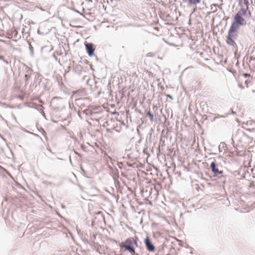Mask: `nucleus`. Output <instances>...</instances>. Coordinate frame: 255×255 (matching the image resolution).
<instances>
[{
  "mask_svg": "<svg viewBox=\"0 0 255 255\" xmlns=\"http://www.w3.org/2000/svg\"><path fill=\"white\" fill-rule=\"evenodd\" d=\"M243 3L245 5V7H242L237 12L234 17V20L237 21V23L240 24L241 25H245L247 24V21L244 17L249 14L250 16L251 13L249 9V1L248 0H243Z\"/></svg>",
  "mask_w": 255,
  "mask_h": 255,
  "instance_id": "1",
  "label": "nucleus"
},
{
  "mask_svg": "<svg viewBox=\"0 0 255 255\" xmlns=\"http://www.w3.org/2000/svg\"><path fill=\"white\" fill-rule=\"evenodd\" d=\"M134 244L137 246V241L133 238H129L124 243L122 242L120 244V247L124 248L126 250L129 251L131 254L133 255L135 254V250L133 247Z\"/></svg>",
  "mask_w": 255,
  "mask_h": 255,
  "instance_id": "2",
  "label": "nucleus"
},
{
  "mask_svg": "<svg viewBox=\"0 0 255 255\" xmlns=\"http://www.w3.org/2000/svg\"><path fill=\"white\" fill-rule=\"evenodd\" d=\"M237 36V34L236 32L235 31H231V30H229L228 37H227V42L230 44H233L235 43L234 41V39Z\"/></svg>",
  "mask_w": 255,
  "mask_h": 255,
  "instance_id": "3",
  "label": "nucleus"
},
{
  "mask_svg": "<svg viewBox=\"0 0 255 255\" xmlns=\"http://www.w3.org/2000/svg\"><path fill=\"white\" fill-rule=\"evenodd\" d=\"M85 46L89 56H92L94 54V51L95 50V48H94L93 44L92 43H86L85 44Z\"/></svg>",
  "mask_w": 255,
  "mask_h": 255,
  "instance_id": "4",
  "label": "nucleus"
},
{
  "mask_svg": "<svg viewBox=\"0 0 255 255\" xmlns=\"http://www.w3.org/2000/svg\"><path fill=\"white\" fill-rule=\"evenodd\" d=\"M144 243H145V244L147 248V249L149 251L152 252L154 250V247L153 245L152 244V243H151L149 237H146V238L145 240Z\"/></svg>",
  "mask_w": 255,
  "mask_h": 255,
  "instance_id": "5",
  "label": "nucleus"
},
{
  "mask_svg": "<svg viewBox=\"0 0 255 255\" xmlns=\"http://www.w3.org/2000/svg\"><path fill=\"white\" fill-rule=\"evenodd\" d=\"M211 168L212 171L215 174H222L223 173L222 171H219L218 169L216 167V164L214 162H212L211 164Z\"/></svg>",
  "mask_w": 255,
  "mask_h": 255,
  "instance_id": "6",
  "label": "nucleus"
},
{
  "mask_svg": "<svg viewBox=\"0 0 255 255\" xmlns=\"http://www.w3.org/2000/svg\"><path fill=\"white\" fill-rule=\"evenodd\" d=\"M240 25V24L237 23V21L234 20V21L232 23L229 30H231V31H235L237 32V30L239 29Z\"/></svg>",
  "mask_w": 255,
  "mask_h": 255,
  "instance_id": "7",
  "label": "nucleus"
},
{
  "mask_svg": "<svg viewBox=\"0 0 255 255\" xmlns=\"http://www.w3.org/2000/svg\"><path fill=\"white\" fill-rule=\"evenodd\" d=\"M184 1H188L191 4H196L200 2V0H183Z\"/></svg>",
  "mask_w": 255,
  "mask_h": 255,
  "instance_id": "8",
  "label": "nucleus"
},
{
  "mask_svg": "<svg viewBox=\"0 0 255 255\" xmlns=\"http://www.w3.org/2000/svg\"><path fill=\"white\" fill-rule=\"evenodd\" d=\"M249 188L250 190L252 189V188H255V185L254 183L252 182L250 183Z\"/></svg>",
  "mask_w": 255,
  "mask_h": 255,
  "instance_id": "9",
  "label": "nucleus"
},
{
  "mask_svg": "<svg viewBox=\"0 0 255 255\" xmlns=\"http://www.w3.org/2000/svg\"><path fill=\"white\" fill-rule=\"evenodd\" d=\"M253 124L255 125V127L252 128H249V130L251 131H255V122H253Z\"/></svg>",
  "mask_w": 255,
  "mask_h": 255,
  "instance_id": "10",
  "label": "nucleus"
},
{
  "mask_svg": "<svg viewBox=\"0 0 255 255\" xmlns=\"http://www.w3.org/2000/svg\"><path fill=\"white\" fill-rule=\"evenodd\" d=\"M251 192L252 193H255V191H251Z\"/></svg>",
  "mask_w": 255,
  "mask_h": 255,
  "instance_id": "11",
  "label": "nucleus"
},
{
  "mask_svg": "<svg viewBox=\"0 0 255 255\" xmlns=\"http://www.w3.org/2000/svg\"><path fill=\"white\" fill-rule=\"evenodd\" d=\"M114 0H111V1H113Z\"/></svg>",
  "mask_w": 255,
  "mask_h": 255,
  "instance_id": "12",
  "label": "nucleus"
}]
</instances>
